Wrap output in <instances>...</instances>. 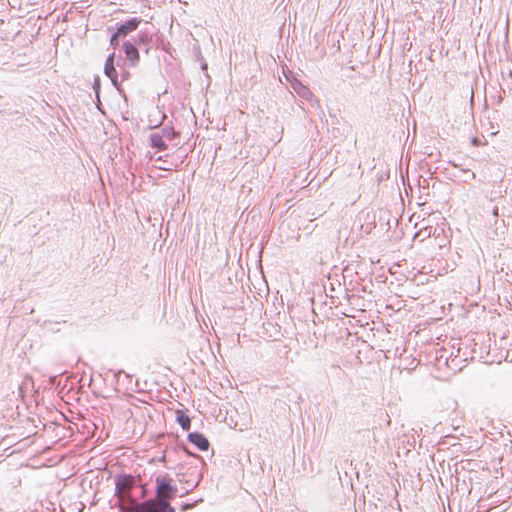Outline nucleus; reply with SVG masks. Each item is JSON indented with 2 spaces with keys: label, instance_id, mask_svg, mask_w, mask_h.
Here are the masks:
<instances>
[{
  "label": "nucleus",
  "instance_id": "obj_1",
  "mask_svg": "<svg viewBox=\"0 0 512 512\" xmlns=\"http://www.w3.org/2000/svg\"><path fill=\"white\" fill-rule=\"evenodd\" d=\"M156 498L152 500L156 504L159 512H175L174 508L169 504V500L176 495L177 488L172 485L171 479L167 476H159L156 478Z\"/></svg>",
  "mask_w": 512,
  "mask_h": 512
},
{
  "label": "nucleus",
  "instance_id": "obj_2",
  "mask_svg": "<svg viewBox=\"0 0 512 512\" xmlns=\"http://www.w3.org/2000/svg\"><path fill=\"white\" fill-rule=\"evenodd\" d=\"M288 313L290 320H301L302 318H309V314H314L315 312L312 304L308 301H305L303 305H288Z\"/></svg>",
  "mask_w": 512,
  "mask_h": 512
},
{
  "label": "nucleus",
  "instance_id": "obj_3",
  "mask_svg": "<svg viewBox=\"0 0 512 512\" xmlns=\"http://www.w3.org/2000/svg\"><path fill=\"white\" fill-rule=\"evenodd\" d=\"M142 19L138 17H133L125 22L118 24L116 28V32L118 36H121L122 38H125L133 31L137 30L139 25L141 24Z\"/></svg>",
  "mask_w": 512,
  "mask_h": 512
},
{
  "label": "nucleus",
  "instance_id": "obj_4",
  "mask_svg": "<svg viewBox=\"0 0 512 512\" xmlns=\"http://www.w3.org/2000/svg\"><path fill=\"white\" fill-rule=\"evenodd\" d=\"M122 48L130 65L137 66L140 61L139 47L132 40H127L123 43Z\"/></svg>",
  "mask_w": 512,
  "mask_h": 512
},
{
  "label": "nucleus",
  "instance_id": "obj_5",
  "mask_svg": "<svg viewBox=\"0 0 512 512\" xmlns=\"http://www.w3.org/2000/svg\"><path fill=\"white\" fill-rule=\"evenodd\" d=\"M135 482L131 475H120L115 480V492H131Z\"/></svg>",
  "mask_w": 512,
  "mask_h": 512
},
{
  "label": "nucleus",
  "instance_id": "obj_6",
  "mask_svg": "<svg viewBox=\"0 0 512 512\" xmlns=\"http://www.w3.org/2000/svg\"><path fill=\"white\" fill-rule=\"evenodd\" d=\"M114 59H115V53H111L104 65V73L105 75L111 79L113 85L117 88H119V82H118V73L116 71L115 65H114Z\"/></svg>",
  "mask_w": 512,
  "mask_h": 512
},
{
  "label": "nucleus",
  "instance_id": "obj_7",
  "mask_svg": "<svg viewBox=\"0 0 512 512\" xmlns=\"http://www.w3.org/2000/svg\"><path fill=\"white\" fill-rule=\"evenodd\" d=\"M122 512H159L156 508V504L153 501L148 500L143 503H137L136 501L129 505Z\"/></svg>",
  "mask_w": 512,
  "mask_h": 512
},
{
  "label": "nucleus",
  "instance_id": "obj_8",
  "mask_svg": "<svg viewBox=\"0 0 512 512\" xmlns=\"http://www.w3.org/2000/svg\"><path fill=\"white\" fill-rule=\"evenodd\" d=\"M189 441L194 444L197 448H199L202 451H205L209 447V442L207 438L198 432H193L188 435Z\"/></svg>",
  "mask_w": 512,
  "mask_h": 512
},
{
  "label": "nucleus",
  "instance_id": "obj_9",
  "mask_svg": "<svg viewBox=\"0 0 512 512\" xmlns=\"http://www.w3.org/2000/svg\"><path fill=\"white\" fill-rule=\"evenodd\" d=\"M139 48L145 47V53L149 52V44L152 41V36L145 31H141L136 37L131 39Z\"/></svg>",
  "mask_w": 512,
  "mask_h": 512
},
{
  "label": "nucleus",
  "instance_id": "obj_10",
  "mask_svg": "<svg viewBox=\"0 0 512 512\" xmlns=\"http://www.w3.org/2000/svg\"><path fill=\"white\" fill-rule=\"evenodd\" d=\"M115 495L118 499V508L121 512L135 502L131 492H115Z\"/></svg>",
  "mask_w": 512,
  "mask_h": 512
},
{
  "label": "nucleus",
  "instance_id": "obj_11",
  "mask_svg": "<svg viewBox=\"0 0 512 512\" xmlns=\"http://www.w3.org/2000/svg\"><path fill=\"white\" fill-rule=\"evenodd\" d=\"M150 144L152 148H155L159 151H164L167 149V144L165 143V140L163 136L160 135V133H152L150 135Z\"/></svg>",
  "mask_w": 512,
  "mask_h": 512
},
{
  "label": "nucleus",
  "instance_id": "obj_12",
  "mask_svg": "<svg viewBox=\"0 0 512 512\" xmlns=\"http://www.w3.org/2000/svg\"><path fill=\"white\" fill-rule=\"evenodd\" d=\"M176 421L183 428V430L188 431L191 427L190 417L183 410H176Z\"/></svg>",
  "mask_w": 512,
  "mask_h": 512
},
{
  "label": "nucleus",
  "instance_id": "obj_13",
  "mask_svg": "<svg viewBox=\"0 0 512 512\" xmlns=\"http://www.w3.org/2000/svg\"><path fill=\"white\" fill-rule=\"evenodd\" d=\"M161 132L162 133L160 135L169 141L173 140L178 135V133L172 127H164L162 128Z\"/></svg>",
  "mask_w": 512,
  "mask_h": 512
},
{
  "label": "nucleus",
  "instance_id": "obj_14",
  "mask_svg": "<svg viewBox=\"0 0 512 512\" xmlns=\"http://www.w3.org/2000/svg\"><path fill=\"white\" fill-rule=\"evenodd\" d=\"M295 90L301 97L305 99H309L312 96V92L309 90V88L303 86L302 84H299V89L295 88Z\"/></svg>",
  "mask_w": 512,
  "mask_h": 512
},
{
  "label": "nucleus",
  "instance_id": "obj_15",
  "mask_svg": "<svg viewBox=\"0 0 512 512\" xmlns=\"http://www.w3.org/2000/svg\"><path fill=\"white\" fill-rule=\"evenodd\" d=\"M121 36L117 35V32L112 34L110 38V45L115 49L117 46H119Z\"/></svg>",
  "mask_w": 512,
  "mask_h": 512
},
{
  "label": "nucleus",
  "instance_id": "obj_16",
  "mask_svg": "<svg viewBox=\"0 0 512 512\" xmlns=\"http://www.w3.org/2000/svg\"><path fill=\"white\" fill-rule=\"evenodd\" d=\"M93 89L95 91L96 97L99 100V92H100V78L98 76L95 77L93 82Z\"/></svg>",
  "mask_w": 512,
  "mask_h": 512
},
{
  "label": "nucleus",
  "instance_id": "obj_17",
  "mask_svg": "<svg viewBox=\"0 0 512 512\" xmlns=\"http://www.w3.org/2000/svg\"><path fill=\"white\" fill-rule=\"evenodd\" d=\"M493 215H494L495 217H497V216H498V207H495V208L493 209Z\"/></svg>",
  "mask_w": 512,
  "mask_h": 512
},
{
  "label": "nucleus",
  "instance_id": "obj_18",
  "mask_svg": "<svg viewBox=\"0 0 512 512\" xmlns=\"http://www.w3.org/2000/svg\"><path fill=\"white\" fill-rule=\"evenodd\" d=\"M202 69H207V64L206 63L202 65Z\"/></svg>",
  "mask_w": 512,
  "mask_h": 512
},
{
  "label": "nucleus",
  "instance_id": "obj_19",
  "mask_svg": "<svg viewBox=\"0 0 512 512\" xmlns=\"http://www.w3.org/2000/svg\"><path fill=\"white\" fill-rule=\"evenodd\" d=\"M430 320L438 321V320H441V319L440 318H431Z\"/></svg>",
  "mask_w": 512,
  "mask_h": 512
}]
</instances>
